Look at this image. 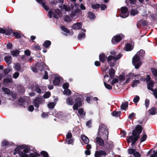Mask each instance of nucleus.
Listing matches in <instances>:
<instances>
[{
    "instance_id": "nucleus-15",
    "label": "nucleus",
    "mask_w": 157,
    "mask_h": 157,
    "mask_svg": "<svg viewBox=\"0 0 157 157\" xmlns=\"http://www.w3.org/2000/svg\"><path fill=\"white\" fill-rule=\"evenodd\" d=\"M82 27V25L81 23L78 22L72 26V28L75 30H78Z\"/></svg>"
},
{
    "instance_id": "nucleus-57",
    "label": "nucleus",
    "mask_w": 157,
    "mask_h": 157,
    "mask_svg": "<svg viewBox=\"0 0 157 157\" xmlns=\"http://www.w3.org/2000/svg\"><path fill=\"white\" fill-rule=\"evenodd\" d=\"M147 137L146 135L144 134L141 138V142H142L146 140Z\"/></svg>"
},
{
    "instance_id": "nucleus-58",
    "label": "nucleus",
    "mask_w": 157,
    "mask_h": 157,
    "mask_svg": "<svg viewBox=\"0 0 157 157\" xmlns=\"http://www.w3.org/2000/svg\"><path fill=\"white\" fill-rule=\"evenodd\" d=\"M135 116L136 114L134 113H132L129 115L128 118L131 119H132L133 117H135Z\"/></svg>"
},
{
    "instance_id": "nucleus-8",
    "label": "nucleus",
    "mask_w": 157,
    "mask_h": 157,
    "mask_svg": "<svg viewBox=\"0 0 157 157\" xmlns=\"http://www.w3.org/2000/svg\"><path fill=\"white\" fill-rule=\"evenodd\" d=\"M121 12L120 17L123 18L127 17L128 15V8L125 7H123L121 8Z\"/></svg>"
},
{
    "instance_id": "nucleus-13",
    "label": "nucleus",
    "mask_w": 157,
    "mask_h": 157,
    "mask_svg": "<svg viewBox=\"0 0 157 157\" xmlns=\"http://www.w3.org/2000/svg\"><path fill=\"white\" fill-rule=\"evenodd\" d=\"M134 45L133 44L130 43H128L125 44L124 47V50L127 51H131L133 48Z\"/></svg>"
},
{
    "instance_id": "nucleus-24",
    "label": "nucleus",
    "mask_w": 157,
    "mask_h": 157,
    "mask_svg": "<svg viewBox=\"0 0 157 157\" xmlns=\"http://www.w3.org/2000/svg\"><path fill=\"white\" fill-rule=\"evenodd\" d=\"M78 113L79 116L80 117H82L85 115V113L84 112L83 109H79L78 110Z\"/></svg>"
},
{
    "instance_id": "nucleus-37",
    "label": "nucleus",
    "mask_w": 157,
    "mask_h": 157,
    "mask_svg": "<svg viewBox=\"0 0 157 157\" xmlns=\"http://www.w3.org/2000/svg\"><path fill=\"white\" fill-rule=\"evenodd\" d=\"M71 90L69 89H66L64 90L63 93L64 94L67 95H69L71 94Z\"/></svg>"
},
{
    "instance_id": "nucleus-28",
    "label": "nucleus",
    "mask_w": 157,
    "mask_h": 157,
    "mask_svg": "<svg viewBox=\"0 0 157 157\" xmlns=\"http://www.w3.org/2000/svg\"><path fill=\"white\" fill-rule=\"evenodd\" d=\"M156 108L155 107H152L149 110V113L151 115H154L156 112Z\"/></svg>"
},
{
    "instance_id": "nucleus-25",
    "label": "nucleus",
    "mask_w": 157,
    "mask_h": 157,
    "mask_svg": "<svg viewBox=\"0 0 157 157\" xmlns=\"http://www.w3.org/2000/svg\"><path fill=\"white\" fill-rule=\"evenodd\" d=\"M11 32V31L6 30L1 28L0 29V33H5L6 34L8 35L10 34Z\"/></svg>"
},
{
    "instance_id": "nucleus-2",
    "label": "nucleus",
    "mask_w": 157,
    "mask_h": 157,
    "mask_svg": "<svg viewBox=\"0 0 157 157\" xmlns=\"http://www.w3.org/2000/svg\"><path fill=\"white\" fill-rule=\"evenodd\" d=\"M142 130L141 126L140 125H137L136 129L133 130L132 132V135L129 137V140H127L128 142L129 143L131 141L132 142V145H134L139 138L140 134L141 133Z\"/></svg>"
},
{
    "instance_id": "nucleus-33",
    "label": "nucleus",
    "mask_w": 157,
    "mask_h": 157,
    "mask_svg": "<svg viewBox=\"0 0 157 157\" xmlns=\"http://www.w3.org/2000/svg\"><path fill=\"white\" fill-rule=\"evenodd\" d=\"M115 72V71L113 69H111L109 70V75L111 78H112L114 77Z\"/></svg>"
},
{
    "instance_id": "nucleus-7",
    "label": "nucleus",
    "mask_w": 157,
    "mask_h": 157,
    "mask_svg": "<svg viewBox=\"0 0 157 157\" xmlns=\"http://www.w3.org/2000/svg\"><path fill=\"white\" fill-rule=\"evenodd\" d=\"M124 37V35L122 34H120L114 36L112 39V42L113 44H116L120 41Z\"/></svg>"
},
{
    "instance_id": "nucleus-49",
    "label": "nucleus",
    "mask_w": 157,
    "mask_h": 157,
    "mask_svg": "<svg viewBox=\"0 0 157 157\" xmlns=\"http://www.w3.org/2000/svg\"><path fill=\"white\" fill-rule=\"evenodd\" d=\"M40 153L44 157H48V154L45 151H42Z\"/></svg>"
},
{
    "instance_id": "nucleus-41",
    "label": "nucleus",
    "mask_w": 157,
    "mask_h": 157,
    "mask_svg": "<svg viewBox=\"0 0 157 157\" xmlns=\"http://www.w3.org/2000/svg\"><path fill=\"white\" fill-rule=\"evenodd\" d=\"M150 100L148 99H146L145 101L144 104L146 107L147 108L149 105Z\"/></svg>"
},
{
    "instance_id": "nucleus-60",
    "label": "nucleus",
    "mask_w": 157,
    "mask_h": 157,
    "mask_svg": "<svg viewBox=\"0 0 157 157\" xmlns=\"http://www.w3.org/2000/svg\"><path fill=\"white\" fill-rule=\"evenodd\" d=\"M49 115L48 113H43L41 115V116L43 118H45L47 117Z\"/></svg>"
},
{
    "instance_id": "nucleus-61",
    "label": "nucleus",
    "mask_w": 157,
    "mask_h": 157,
    "mask_svg": "<svg viewBox=\"0 0 157 157\" xmlns=\"http://www.w3.org/2000/svg\"><path fill=\"white\" fill-rule=\"evenodd\" d=\"M19 75V74L18 72H15L13 75V77L15 79L17 78Z\"/></svg>"
},
{
    "instance_id": "nucleus-47",
    "label": "nucleus",
    "mask_w": 157,
    "mask_h": 157,
    "mask_svg": "<svg viewBox=\"0 0 157 157\" xmlns=\"http://www.w3.org/2000/svg\"><path fill=\"white\" fill-rule=\"evenodd\" d=\"M130 13L132 15L135 16L138 13V11L136 10L132 9L131 10Z\"/></svg>"
},
{
    "instance_id": "nucleus-3",
    "label": "nucleus",
    "mask_w": 157,
    "mask_h": 157,
    "mask_svg": "<svg viewBox=\"0 0 157 157\" xmlns=\"http://www.w3.org/2000/svg\"><path fill=\"white\" fill-rule=\"evenodd\" d=\"M109 132L107 127L103 124L100 125L97 136L102 138L104 140H107L108 138Z\"/></svg>"
},
{
    "instance_id": "nucleus-44",
    "label": "nucleus",
    "mask_w": 157,
    "mask_h": 157,
    "mask_svg": "<svg viewBox=\"0 0 157 157\" xmlns=\"http://www.w3.org/2000/svg\"><path fill=\"white\" fill-rule=\"evenodd\" d=\"M139 82L140 81L138 80H134L132 84V87H134L136 86L139 83Z\"/></svg>"
},
{
    "instance_id": "nucleus-52",
    "label": "nucleus",
    "mask_w": 157,
    "mask_h": 157,
    "mask_svg": "<svg viewBox=\"0 0 157 157\" xmlns=\"http://www.w3.org/2000/svg\"><path fill=\"white\" fill-rule=\"evenodd\" d=\"M50 94H51L50 92H47L44 94V97L45 98H48L50 96Z\"/></svg>"
},
{
    "instance_id": "nucleus-30",
    "label": "nucleus",
    "mask_w": 157,
    "mask_h": 157,
    "mask_svg": "<svg viewBox=\"0 0 157 157\" xmlns=\"http://www.w3.org/2000/svg\"><path fill=\"white\" fill-rule=\"evenodd\" d=\"M79 9H75L73 11H72L71 14V17H74L77 15V13L79 12Z\"/></svg>"
},
{
    "instance_id": "nucleus-27",
    "label": "nucleus",
    "mask_w": 157,
    "mask_h": 157,
    "mask_svg": "<svg viewBox=\"0 0 157 157\" xmlns=\"http://www.w3.org/2000/svg\"><path fill=\"white\" fill-rule=\"evenodd\" d=\"M128 105V102L123 103L121 105V108L123 110H125L127 108Z\"/></svg>"
},
{
    "instance_id": "nucleus-22",
    "label": "nucleus",
    "mask_w": 157,
    "mask_h": 157,
    "mask_svg": "<svg viewBox=\"0 0 157 157\" xmlns=\"http://www.w3.org/2000/svg\"><path fill=\"white\" fill-rule=\"evenodd\" d=\"M100 60L102 62L104 63L106 57L104 53L101 54L99 55Z\"/></svg>"
},
{
    "instance_id": "nucleus-39",
    "label": "nucleus",
    "mask_w": 157,
    "mask_h": 157,
    "mask_svg": "<svg viewBox=\"0 0 157 157\" xmlns=\"http://www.w3.org/2000/svg\"><path fill=\"white\" fill-rule=\"evenodd\" d=\"M88 16L91 19H94L95 17L94 14L91 12L88 13Z\"/></svg>"
},
{
    "instance_id": "nucleus-38",
    "label": "nucleus",
    "mask_w": 157,
    "mask_h": 157,
    "mask_svg": "<svg viewBox=\"0 0 157 157\" xmlns=\"http://www.w3.org/2000/svg\"><path fill=\"white\" fill-rule=\"evenodd\" d=\"M104 83L105 87L107 89L109 90H111L112 89V87L110 84L106 83L105 82H104Z\"/></svg>"
},
{
    "instance_id": "nucleus-5",
    "label": "nucleus",
    "mask_w": 157,
    "mask_h": 157,
    "mask_svg": "<svg viewBox=\"0 0 157 157\" xmlns=\"http://www.w3.org/2000/svg\"><path fill=\"white\" fill-rule=\"evenodd\" d=\"M140 59V57L135 55L132 58V64L135 66L136 69H138L142 65V62Z\"/></svg>"
},
{
    "instance_id": "nucleus-31",
    "label": "nucleus",
    "mask_w": 157,
    "mask_h": 157,
    "mask_svg": "<svg viewBox=\"0 0 157 157\" xmlns=\"http://www.w3.org/2000/svg\"><path fill=\"white\" fill-rule=\"evenodd\" d=\"M85 37V34L84 33H80L78 36V39L79 40H82L84 39Z\"/></svg>"
},
{
    "instance_id": "nucleus-62",
    "label": "nucleus",
    "mask_w": 157,
    "mask_h": 157,
    "mask_svg": "<svg viewBox=\"0 0 157 157\" xmlns=\"http://www.w3.org/2000/svg\"><path fill=\"white\" fill-rule=\"evenodd\" d=\"M69 86V84L68 83H64L63 86V88L64 89H68V87Z\"/></svg>"
},
{
    "instance_id": "nucleus-19",
    "label": "nucleus",
    "mask_w": 157,
    "mask_h": 157,
    "mask_svg": "<svg viewBox=\"0 0 157 157\" xmlns=\"http://www.w3.org/2000/svg\"><path fill=\"white\" fill-rule=\"evenodd\" d=\"M4 60L8 64H10L12 62V59L10 56H7L5 57Z\"/></svg>"
},
{
    "instance_id": "nucleus-32",
    "label": "nucleus",
    "mask_w": 157,
    "mask_h": 157,
    "mask_svg": "<svg viewBox=\"0 0 157 157\" xmlns=\"http://www.w3.org/2000/svg\"><path fill=\"white\" fill-rule=\"evenodd\" d=\"M121 113V112L120 111H114L111 113V115L113 116L118 117L120 116Z\"/></svg>"
},
{
    "instance_id": "nucleus-43",
    "label": "nucleus",
    "mask_w": 157,
    "mask_h": 157,
    "mask_svg": "<svg viewBox=\"0 0 157 157\" xmlns=\"http://www.w3.org/2000/svg\"><path fill=\"white\" fill-rule=\"evenodd\" d=\"M32 48L36 50H40L41 48L40 47L37 45H34L32 46Z\"/></svg>"
},
{
    "instance_id": "nucleus-16",
    "label": "nucleus",
    "mask_w": 157,
    "mask_h": 157,
    "mask_svg": "<svg viewBox=\"0 0 157 157\" xmlns=\"http://www.w3.org/2000/svg\"><path fill=\"white\" fill-rule=\"evenodd\" d=\"M138 75H134L133 73H130L128 75H126V76L127 77V79L125 82V83H128L130 81L131 79L132 78V77H136Z\"/></svg>"
},
{
    "instance_id": "nucleus-63",
    "label": "nucleus",
    "mask_w": 157,
    "mask_h": 157,
    "mask_svg": "<svg viewBox=\"0 0 157 157\" xmlns=\"http://www.w3.org/2000/svg\"><path fill=\"white\" fill-rule=\"evenodd\" d=\"M118 82V80L117 78H114L113 79L112 81H111V84L112 85H114V84L117 83Z\"/></svg>"
},
{
    "instance_id": "nucleus-4",
    "label": "nucleus",
    "mask_w": 157,
    "mask_h": 157,
    "mask_svg": "<svg viewBox=\"0 0 157 157\" xmlns=\"http://www.w3.org/2000/svg\"><path fill=\"white\" fill-rule=\"evenodd\" d=\"M61 12H60L59 9H56L54 13H53V17L56 19H58L59 17H61L62 16V12L64 10L66 11H69L71 9L69 7L65 5H63V8L61 9Z\"/></svg>"
},
{
    "instance_id": "nucleus-9",
    "label": "nucleus",
    "mask_w": 157,
    "mask_h": 157,
    "mask_svg": "<svg viewBox=\"0 0 157 157\" xmlns=\"http://www.w3.org/2000/svg\"><path fill=\"white\" fill-rule=\"evenodd\" d=\"M44 101L41 98H38L33 101V104L37 108L39 107V105L43 103Z\"/></svg>"
},
{
    "instance_id": "nucleus-18",
    "label": "nucleus",
    "mask_w": 157,
    "mask_h": 157,
    "mask_svg": "<svg viewBox=\"0 0 157 157\" xmlns=\"http://www.w3.org/2000/svg\"><path fill=\"white\" fill-rule=\"evenodd\" d=\"M77 100H78V102H76L73 106V109L75 110H77L78 106H80L81 104V101L80 99L79 98H77L76 101H77Z\"/></svg>"
},
{
    "instance_id": "nucleus-50",
    "label": "nucleus",
    "mask_w": 157,
    "mask_h": 157,
    "mask_svg": "<svg viewBox=\"0 0 157 157\" xmlns=\"http://www.w3.org/2000/svg\"><path fill=\"white\" fill-rule=\"evenodd\" d=\"M156 146H157V143ZM153 153L151 155L150 157H157V150L156 151L154 150Z\"/></svg>"
},
{
    "instance_id": "nucleus-55",
    "label": "nucleus",
    "mask_w": 157,
    "mask_h": 157,
    "mask_svg": "<svg viewBox=\"0 0 157 157\" xmlns=\"http://www.w3.org/2000/svg\"><path fill=\"white\" fill-rule=\"evenodd\" d=\"M151 71L153 75L157 76V70L155 68H153L151 69Z\"/></svg>"
},
{
    "instance_id": "nucleus-46",
    "label": "nucleus",
    "mask_w": 157,
    "mask_h": 157,
    "mask_svg": "<svg viewBox=\"0 0 157 157\" xmlns=\"http://www.w3.org/2000/svg\"><path fill=\"white\" fill-rule=\"evenodd\" d=\"M2 90L5 94H10V91L8 89L4 87L2 88Z\"/></svg>"
},
{
    "instance_id": "nucleus-51",
    "label": "nucleus",
    "mask_w": 157,
    "mask_h": 157,
    "mask_svg": "<svg viewBox=\"0 0 157 157\" xmlns=\"http://www.w3.org/2000/svg\"><path fill=\"white\" fill-rule=\"evenodd\" d=\"M61 29L64 32H65L66 33H69V31L68 29L66 28V27L63 26H61Z\"/></svg>"
},
{
    "instance_id": "nucleus-36",
    "label": "nucleus",
    "mask_w": 157,
    "mask_h": 157,
    "mask_svg": "<svg viewBox=\"0 0 157 157\" xmlns=\"http://www.w3.org/2000/svg\"><path fill=\"white\" fill-rule=\"evenodd\" d=\"M140 99V97L137 95L135 96V97L133 100V102L135 103H137Z\"/></svg>"
},
{
    "instance_id": "nucleus-34",
    "label": "nucleus",
    "mask_w": 157,
    "mask_h": 157,
    "mask_svg": "<svg viewBox=\"0 0 157 157\" xmlns=\"http://www.w3.org/2000/svg\"><path fill=\"white\" fill-rule=\"evenodd\" d=\"M51 44V42L49 40H46L43 44V46L46 48H48Z\"/></svg>"
},
{
    "instance_id": "nucleus-42",
    "label": "nucleus",
    "mask_w": 157,
    "mask_h": 157,
    "mask_svg": "<svg viewBox=\"0 0 157 157\" xmlns=\"http://www.w3.org/2000/svg\"><path fill=\"white\" fill-rule=\"evenodd\" d=\"M12 69L10 67H7L4 71V73L5 75H7L9 72L12 71Z\"/></svg>"
},
{
    "instance_id": "nucleus-40",
    "label": "nucleus",
    "mask_w": 157,
    "mask_h": 157,
    "mask_svg": "<svg viewBox=\"0 0 157 157\" xmlns=\"http://www.w3.org/2000/svg\"><path fill=\"white\" fill-rule=\"evenodd\" d=\"M91 6L92 8L94 9H97L99 8L100 7V5L98 4H92Z\"/></svg>"
},
{
    "instance_id": "nucleus-14",
    "label": "nucleus",
    "mask_w": 157,
    "mask_h": 157,
    "mask_svg": "<svg viewBox=\"0 0 157 157\" xmlns=\"http://www.w3.org/2000/svg\"><path fill=\"white\" fill-rule=\"evenodd\" d=\"M61 78L58 75H56L53 80V83L55 85H59L60 82Z\"/></svg>"
},
{
    "instance_id": "nucleus-17",
    "label": "nucleus",
    "mask_w": 157,
    "mask_h": 157,
    "mask_svg": "<svg viewBox=\"0 0 157 157\" xmlns=\"http://www.w3.org/2000/svg\"><path fill=\"white\" fill-rule=\"evenodd\" d=\"M39 3L41 4L44 9L46 10H48V7L45 5L44 0H36Z\"/></svg>"
},
{
    "instance_id": "nucleus-59",
    "label": "nucleus",
    "mask_w": 157,
    "mask_h": 157,
    "mask_svg": "<svg viewBox=\"0 0 157 157\" xmlns=\"http://www.w3.org/2000/svg\"><path fill=\"white\" fill-rule=\"evenodd\" d=\"M64 20L67 22H69L71 20V18L68 16L66 15L64 17Z\"/></svg>"
},
{
    "instance_id": "nucleus-48",
    "label": "nucleus",
    "mask_w": 157,
    "mask_h": 157,
    "mask_svg": "<svg viewBox=\"0 0 157 157\" xmlns=\"http://www.w3.org/2000/svg\"><path fill=\"white\" fill-rule=\"evenodd\" d=\"M114 56H109L107 58V60L108 63H109L110 61L113 60L114 61Z\"/></svg>"
},
{
    "instance_id": "nucleus-64",
    "label": "nucleus",
    "mask_w": 157,
    "mask_h": 157,
    "mask_svg": "<svg viewBox=\"0 0 157 157\" xmlns=\"http://www.w3.org/2000/svg\"><path fill=\"white\" fill-rule=\"evenodd\" d=\"M25 54L28 56H29L30 55V51L29 50H26L25 51Z\"/></svg>"
},
{
    "instance_id": "nucleus-29",
    "label": "nucleus",
    "mask_w": 157,
    "mask_h": 157,
    "mask_svg": "<svg viewBox=\"0 0 157 157\" xmlns=\"http://www.w3.org/2000/svg\"><path fill=\"white\" fill-rule=\"evenodd\" d=\"M14 68L17 71H20L21 69L20 64L19 63H15L14 65Z\"/></svg>"
},
{
    "instance_id": "nucleus-56",
    "label": "nucleus",
    "mask_w": 157,
    "mask_h": 157,
    "mask_svg": "<svg viewBox=\"0 0 157 157\" xmlns=\"http://www.w3.org/2000/svg\"><path fill=\"white\" fill-rule=\"evenodd\" d=\"M13 34L17 38H20L21 37L20 34L17 32H13Z\"/></svg>"
},
{
    "instance_id": "nucleus-11",
    "label": "nucleus",
    "mask_w": 157,
    "mask_h": 157,
    "mask_svg": "<svg viewBox=\"0 0 157 157\" xmlns=\"http://www.w3.org/2000/svg\"><path fill=\"white\" fill-rule=\"evenodd\" d=\"M106 155V152L103 151H96L95 153V157H105Z\"/></svg>"
},
{
    "instance_id": "nucleus-21",
    "label": "nucleus",
    "mask_w": 157,
    "mask_h": 157,
    "mask_svg": "<svg viewBox=\"0 0 157 157\" xmlns=\"http://www.w3.org/2000/svg\"><path fill=\"white\" fill-rule=\"evenodd\" d=\"M66 101L67 104L70 105H72L74 103L73 99L71 97H68L66 99Z\"/></svg>"
},
{
    "instance_id": "nucleus-10",
    "label": "nucleus",
    "mask_w": 157,
    "mask_h": 157,
    "mask_svg": "<svg viewBox=\"0 0 157 157\" xmlns=\"http://www.w3.org/2000/svg\"><path fill=\"white\" fill-rule=\"evenodd\" d=\"M128 152L130 154H132L135 157H140V155L139 153L133 149H129L128 150Z\"/></svg>"
},
{
    "instance_id": "nucleus-12",
    "label": "nucleus",
    "mask_w": 157,
    "mask_h": 157,
    "mask_svg": "<svg viewBox=\"0 0 157 157\" xmlns=\"http://www.w3.org/2000/svg\"><path fill=\"white\" fill-rule=\"evenodd\" d=\"M102 138L97 136L96 138V144L97 146L99 145L101 147H103L104 145L103 140L102 139Z\"/></svg>"
},
{
    "instance_id": "nucleus-1",
    "label": "nucleus",
    "mask_w": 157,
    "mask_h": 157,
    "mask_svg": "<svg viewBox=\"0 0 157 157\" xmlns=\"http://www.w3.org/2000/svg\"><path fill=\"white\" fill-rule=\"evenodd\" d=\"M29 149L30 148L27 145H19L14 149L13 154L16 155L18 153L21 157H29L27 153L29 152Z\"/></svg>"
},
{
    "instance_id": "nucleus-45",
    "label": "nucleus",
    "mask_w": 157,
    "mask_h": 157,
    "mask_svg": "<svg viewBox=\"0 0 157 157\" xmlns=\"http://www.w3.org/2000/svg\"><path fill=\"white\" fill-rule=\"evenodd\" d=\"M55 105V104L53 102H50L48 104V106L49 108H53Z\"/></svg>"
},
{
    "instance_id": "nucleus-26",
    "label": "nucleus",
    "mask_w": 157,
    "mask_h": 157,
    "mask_svg": "<svg viewBox=\"0 0 157 157\" xmlns=\"http://www.w3.org/2000/svg\"><path fill=\"white\" fill-rule=\"evenodd\" d=\"M12 82V79L11 77L7 78L4 79L3 82L5 85Z\"/></svg>"
},
{
    "instance_id": "nucleus-53",
    "label": "nucleus",
    "mask_w": 157,
    "mask_h": 157,
    "mask_svg": "<svg viewBox=\"0 0 157 157\" xmlns=\"http://www.w3.org/2000/svg\"><path fill=\"white\" fill-rule=\"evenodd\" d=\"M73 140L72 139H66V142L67 144H72L73 142Z\"/></svg>"
},
{
    "instance_id": "nucleus-35",
    "label": "nucleus",
    "mask_w": 157,
    "mask_h": 157,
    "mask_svg": "<svg viewBox=\"0 0 157 157\" xmlns=\"http://www.w3.org/2000/svg\"><path fill=\"white\" fill-rule=\"evenodd\" d=\"M19 51L17 50H13L11 52V54L12 55L14 56H17L19 55Z\"/></svg>"
},
{
    "instance_id": "nucleus-20",
    "label": "nucleus",
    "mask_w": 157,
    "mask_h": 157,
    "mask_svg": "<svg viewBox=\"0 0 157 157\" xmlns=\"http://www.w3.org/2000/svg\"><path fill=\"white\" fill-rule=\"evenodd\" d=\"M81 139L83 142L85 144H88L89 142V139L84 135H82Z\"/></svg>"
},
{
    "instance_id": "nucleus-6",
    "label": "nucleus",
    "mask_w": 157,
    "mask_h": 157,
    "mask_svg": "<svg viewBox=\"0 0 157 157\" xmlns=\"http://www.w3.org/2000/svg\"><path fill=\"white\" fill-rule=\"evenodd\" d=\"M154 84V83L153 81H149L147 84V88L149 90L153 92V94L155 97V98H157V90L156 89L154 90L153 89Z\"/></svg>"
},
{
    "instance_id": "nucleus-23",
    "label": "nucleus",
    "mask_w": 157,
    "mask_h": 157,
    "mask_svg": "<svg viewBox=\"0 0 157 157\" xmlns=\"http://www.w3.org/2000/svg\"><path fill=\"white\" fill-rule=\"evenodd\" d=\"M144 51L143 50H141L138 52L135 55L137 56H139L141 58L144 55Z\"/></svg>"
},
{
    "instance_id": "nucleus-54",
    "label": "nucleus",
    "mask_w": 157,
    "mask_h": 157,
    "mask_svg": "<svg viewBox=\"0 0 157 157\" xmlns=\"http://www.w3.org/2000/svg\"><path fill=\"white\" fill-rule=\"evenodd\" d=\"M122 56V55L121 53L119 54L117 56H114V61H116L120 59Z\"/></svg>"
}]
</instances>
